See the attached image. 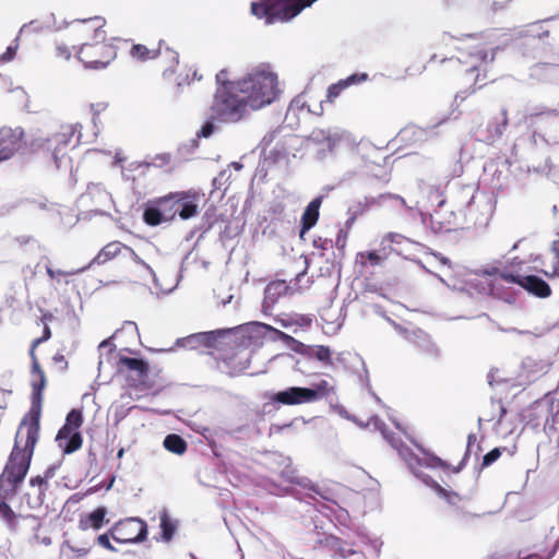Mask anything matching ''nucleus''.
<instances>
[{
  "label": "nucleus",
  "instance_id": "obj_11",
  "mask_svg": "<svg viewBox=\"0 0 559 559\" xmlns=\"http://www.w3.org/2000/svg\"><path fill=\"white\" fill-rule=\"evenodd\" d=\"M111 537L120 544H140L147 538V524L139 518H130L115 525Z\"/></svg>",
  "mask_w": 559,
  "mask_h": 559
},
{
  "label": "nucleus",
  "instance_id": "obj_15",
  "mask_svg": "<svg viewBox=\"0 0 559 559\" xmlns=\"http://www.w3.org/2000/svg\"><path fill=\"white\" fill-rule=\"evenodd\" d=\"M404 337L417 346L426 355L437 359L441 355L439 346L433 342L431 336L421 329L412 331L403 330Z\"/></svg>",
  "mask_w": 559,
  "mask_h": 559
},
{
  "label": "nucleus",
  "instance_id": "obj_2",
  "mask_svg": "<svg viewBox=\"0 0 559 559\" xmlns=\"http://www.w3.org/2000/svg\"><path fill=\"white\" fill-rule=\"evenodd\" d=\"M251 110H259L276 102L282 90L278 76L269 64H260L236 80Z\"/></svg>",
  "mask_w": 559,
  "mask_h": 559
},
{
  "label": "nucleus",
  "instance_id": "obj_38",
  "mask_svg": "<svg viewBox=\"0 0 559 559\" xmlns=\"http://www.w3.org/2000/svg\"><path fill=\"white\" fill-rule=\"evenodd\" d=\"M522 365H523V368L526 369L528 372L540 373V374L546 373L550 368V364L548 361H546V360L536 361L532 357L525 358L523 360Z\"/></svg>",
  "mask_w": 559,
  "mask_h": 559
},
{
  "label": "nucleus",
  "instance_id": "obj_12",
  "mask_svg": "<svg viewBox=\"0 0 559 559\" xmlns=\"http://www.w3.org/2000/svg\"><path fill=\"white\" fill-rule=\"evenodd\" d=\"M287 338V347L293 352L307 356L309 358H316L325 365H332L331 349L324 345H306L300 341L289 335Z\"/></svg>",
  "mask_w": 559,
  "mask_h": 559
},
{
  "label": "nucleus",
  "instance_id": "obj_44",
  "mask_svg": "<svg viewBox=\"0 0 559 559\" xmlns=\"http://www.w3.org/2000/svg\"><path fill=\"white\" fill-rule=\"evenodd\" d=\"M368 80V74L365 72L361 73H353L346 79H342V82L344 83L345 87H349L355 84H359L362 82H366Z\"/></svg>",
  "mask_w": 559,
  "mask_h": 559
},
{
  "label": "nucleus",
  "instance_id": "obj_31",
  "mask_svg": "<svg viewBox=\"0 0 559 559\" xmlns=\"http://www.w3.org/2000/svg\"><path fill=\"white\" fill-rule=\"evenodd\" d=\"M163 445L167 451L177 455L183 454L188 448L186 440L177 433L167 435L164 438Z\"/></svg>",
  "mask_w": 559,
  "mask_h": 559
},
{
  "label": "nucleus",
  "instance_id": "obj_63",
  "mask_svg": "<svg viewBox=\"0 0 559 559\" xmlns=\"http://www.w3.org/2000/svg\"><path fill=\"white\" fill-rule=\"evenodd\" d=\"M367 260L372 264V265H378L380 263V255L374 252V251H369L367 253Z\"/></svg>",
  "mask_w": 559,
  "mask_h": 559
},
{
  "label": "nucleus",
  "instance_id": "obj_62",
  "mask_svg": "<svg viewBox=\"0 0 559 559\" xmlns=\"http://www.w3.org/2000/svg\"><path fill=\"white\" fill-rule=\"evenodd\" d=\"M107 66H108V61L104 62L100 60H93L85 64L86 68H91V69H95V70L105 69Z\"/></svg>",
  "mask_w": 559,
  "mask_h": 559
},
{
  "label": "nucleus",
  "instance_id": "obj_37",
  "mask_svg": "<svg viewBox=\"0 0 559 559\" xmlns=\"http://www.w3.org/2000/svg\"><path fill=\"white\" fill-rule=\"evenodd\" d=\"M83 23H94L93 26V40L95 44L103 43L106 38V32L103 29L105 20L102 16L91 17L88 20H82Z\"/></svg>",
  "mask_w": 559,
  "mask_h": 559
},
{
  "label": "nucleus",
  "instance_id": "obj_55",
  "mask_svg": "<svg viewBox=\"0 0 559 559\" xmlns=\"http://www.w3.org/2000/svg\"><path fill=\"white\" fill-rule=\"evenodd\" d=\"M559 548V540H557L554 545V547L546 554V556L542 557V556H538L537 554H532L523 559H533V558H538V559H551L557 550Z\"/></svg>",
  "mask_w": 559,
  "mask_h": 559
},
{
  "label": "nucleus",
  "instance_id": "obj_8",
  "mask_svg": "<svg viewBox=\"0 0 559 559\" xmlns=\"http://www.w3.org/2000/svg\"><path fill=\"white\" fill-rule=\"evenodd\" d=\"M273 461L277 465L275 469L278 472L280 476L289 485H297L302 489L308 490L305 496L301 498L296 496L300 500H305L307 503H312L316 501V496L319 495V490L307 477H299L296 475V469L292 466V460L288 456H284L283 454L275 453L273 454ZM292 493L298 495L297 490L292 488Z\"/></svg>",
  "mask_w": 559,
  "mask_h": 559
},
{
  "label": "nucleus",
  "instance_id": "obj_7",
  "mask_svg": "<svg viewBox=\"0 0 559 559\" xmlns=\"http://www.w3.org/2000/svg\"><path fill=\"white\" fill-rule=\"evenodd\" d=\"M477 274L483 276H499L504 282L516 284L527 293L539 298H546L551 294V288L548 283L537 275L523 276L512 271H501L497 265H484L477 271Z\"/></svg>",
  "mask_w": 559,
  "mask_h": 559
},
{
  "label": "nucleus",
  "instance_id": "obj_57",
  "mask_svg": "<svg viewBox=\"0 0 559 559\" xmlns=\"http://www.w3.org/2000/svg\"><path fill=\"white\" fill-rule=\"evenodd\" d=\"M362 368H364V372H365V376L364 378H361V382L365 384V386L368 389V391L370 392V394L374 397V400L378 402V403H381V400L379 396H377L376 393H373L371 391V386H370V381H369V377H368V371H367V368L365 366V362L362 361Z\"/></svg>",
  "mask_w": 559,
  "mask_h": 559
},
{
  "label": "nucleus",
  "instance_id": "obj_3",
  "mask_svg": "<svg viewBox=\"0 0 559 559\" xmlns=\"http://www.w3.org/2000/svg\"><path fill=\"white\" fill-rule=\"evenodd\" d=\"M213 118L225 123H237L250 116V106L239 93L236 83L217 87L211 106Z\"/></svg>",
  "mask_w": 559,
  "mask_h": 559
},
{
  "label": "nucleus",
  "instance_id": "obj_43",
  "mask_svg": "<svg viewBox=\"0 0 559 559\" xmlns=\"http://www.w3.org/2000/svg\"><path fill=\"white\" fill-rule=\"evenodd\" d=\"M346 87L342 80L337 81L336 83L331 84L326 90V98L325 103H333L343 91H345Z\"/></svg>",
  "mask_w": 559,
  "mask_h": 559
},
{
  "label": "nucleus",
  "instance_id": "obj_22",
  "mask_svg": "<svg viewBox=\"0 0 559 559\" xmlns=\"http://www.w3.org/2000/svg\"><path fill=\"white\" fill-rule=\"evenodd\" d=\"M501 47L497 46L492 49L490 58L488 57V52L480 47H475L473 50L468 52V58L471 62V67L467 70V73H474L475 71H478L479 67L485 63H492L495 61V56L498 50H500Z\"/></svg>",
  "mask_w": 559,
  "mask_h": 559
},
{
  "label": "nucleus",
  "instance_id": "obj_9",
  "mask_svg": "<svg viewBox=\"0 0 559 559\" xmlns=\"http://www.w3.org/2000/svg\"><path fill=\"white\" fill-rule=\"evenodd\" d=\"M83 421V415L80 409H71L67 417L64 425L59 429L56 441L63 453L71 454L79 450L82 445L83 439L78 431Z\"/></svg>",
  "mask_w": 559,
  "mask_h": 559
},
{
  "label": "nucleus",
  "instance_id": "obj_50",
  "mask_svg": "<svg viewBox=\"0 0 559 559\" xmlns=\"http://www.w3.org/2000/svg\"><path fill=\"white\" fill-rule=\"evenodd\" d=\"M500 455H501V451L499 448L492 449L491 451H489L488 453H486L484 455L481 465L484 467L491 465L493 462H496L500 457Z\"/></svg>",
  "mask_w": 559,
  "mask_h": 559
},
{
  "label": "nucleus",
  "instance_id": "obj_28",
  "mask_svg": "<svg viewBox=\"0 0 559 559\" xmlns=\"http://www.w3.org/2000/svg\"><path fill=\"white\" fill-rule=\"evenodd\" d=\"M159 520H160L159 526H160V531H162L160 537L164 542L168 543L173 539V537L178 528V521L173 520L169 516L168 511L166 509H163L159 512Z\"/></svg>",
  "mask_w": 559,
  "mask_h": 559
},
{
  "label": "nucleus",
  "instance_id": "obj_17",
  "mask_svg": "<svg viewBox=\"0 0 559 559\" xmlns=\"http://www.w3.org/2000/svg\"><path fill=\"white\" fill-rule=\"evenodd\" d=\"M175 195L177 202L176 209H178L177 215H179L181 219L186 221L198 214V193L177 192Z\"/></svg>",
  "mask_w": 559,
  "mask_h": 559
},
{
  "label": "nucleus",
  "instance_id": "obj_24",
  "mask_svg": "<svg viewBox=\"0 0 559 559\" xmlns=\"http://www.w3.org/2000/svg\"><path fill=\"white\" fill-rule=\"evenodd\" d=\"M107 514V510L105 507H98L91 513H88L85 518H82L79 522V528L82 531H86L90 527L94 530H99L103 524L105 516Z\"/></svg>",
  "mask_w": 559,
  "mask_h": 559
},
{
  "label": "nucleus",
  "instance_id": "obj_36",
  "mask_svg": "<svg viewBox=\"0 0 559 559\" xmlns=\"http://www.w3.org/2000/svg\"><path fill=\"white\" fill-rule=\"evenodd\" d=\"M159 53V50H150L146 46L135 44L131 47L130 55L132 58L139 61H146L148 59H155Z\"/></svg>",
  "mask_w": 559,
  "mask_h": 559
},
{
  "label": "nucleus",
  "instance_id": "obj_16",
  "mask_svg": "<svg viewBox=\"0 0 559 559\" xmlns=\"http://www.w3.org/2000/svg\"><path fill=\"white\" fill-rule=\"evenodd\" d=\"M223 330L210 331V332H200L188 335L186 337L177 338L175 345L178 347H183L188 349H198L200 347H213L218 336L223 335Z\"/></svg>",
  "mask_w": 559,
  "mask_h": 559
},
{
  "label": "nucleus",
  "instance_id": "obj_54",
  "mask_svg": "<svg viewBox=\"0 0 559 559\" xmlns=\"http://www.w3.org/2000/svg\"><path fill=\"white\" fill-rule=\"evenodd\" d=\"M215 81H216L217 87H224L228 83H236V80L234 81V80L228 79V73L226 70H221L215 75Z\"/></svg>",
  "mask_w": 559,
  "mask_h": 559
},
{
  "label": "nucleus",
  "instance_id": "obj_59",
  "mask_svg": "<svg viewBox=\"0 0 559 559\" xmlns=\"http://www.w3.org/2000/svg\"><path fill=\"white\" fill-rule=\"evenodd\" d=\"M199 146V142L197 139H192L188 144H183L179 147V152L185 154V152L189 153L194 151Z\"/></svg>",
  "mask_w": 559,
  "mask_h": 559
},
{
  "label": "nucleus",
  "instance_id": "obj_19",
  "mask_svg": "<svg viewBox=\"0 0 559 559\" xmlns=\"http://www.w3.org/2000/svg\"><path fill=\"white\" fill-rule=\"evenodd\" d=\"M323 103L324 102L321 100L317 108L311 109L307 102L306 93L304 92L292 99L286 112V119L290 117L298 118L302 112L320 116L323 112Z\"/></svg>",
  "mask_w": 559,
  "mask_h": 559
},
{
  "label": "nucleus",
  "instance_id": "obj_47",
  "mask_svg": "<svg viewBox=\"0 0 559 559\" xmlns=\"http://www.w3.org/2000/svg\"><path fill=\"white\" fill-rule=\"evenodd\" d=\"M417 462H418L419 466L425 465L427 467H433V468L443 465L442 460L436 455H427L424 459H418Z\"/></svg>",
  "mask_w": 559,
  "mask_h": 559
},
{
  "label": "nucleus",
  "instance_id": "obj_48",
  "mask_svg": "<svg viewBox=\"0 0 559 559\" xmlns=\"http://www.w3.org/2000/svg\"><path fill=\"white\" fill-rule=\"evenodd\" d=\"M216 129V126L214 121L207 120L205 121L201 129L198 131L197 136L198 138H210Z\"/></svg>",
  "mask_w": 559,
  "mask_h": 559
},
{
  "label": "nucleus",
  "instance_id": "obj_49",
  "mask_svg": "<svg viewBox=\"0 0 559 559\" xmlns=\"http://www.w3.org/2000/svg\"><path fill=\"white\" fill-rule=\"evenodd\" d=\"M280 157H284V154L281 151L276 148L271 150L269 155H264V160L262 165H260L262 170L264 169L265 165L271 166L272 164H275Z\"/></svg>",
  "mask_w": 559,
  "mask_h": 559
},
{
  "label": "nucleus",
  "instance_id": "obj_35",
  "mask_svg": "<svg viewBox=\"0 0 559 559\" xmlns=\"http://www.w3.org/2000/svg\"><path fill=\"white\" fill-rule=\"evenodd\" d=\"M508 126V114L507 109H502L500 117L496 118L488 124V131L491 138H500L504 133Z\"/></svg>",
  "mask_w": 559,
  "mask_h": 559
},
{
  "label": "nucleus",
  "instance_id": "obj_40",
  "mask_svg": "<svg viewBox=\"0 0 559 559\" xmlns=\"http://www.w3.org/2000/svg\"><path fill=\"white\" fill-rule=\"evenodd\" d=\"M444 120L439 121L436 124L428 126L427 128H418V127H412L404 130V133H412L417 139L428 138L430 135H436V129L438 126H440Z\"/></svg>",
  "mask_w": 559,
  "mask_h": 559
},
{
  "label": "nucleus",
  "instance_id": "obj_52",
  "mask_svg": "<svg viewBox=\"0 0 559 559\" xmlns=\"http://www.w3.org/2000/svg\"><path fill=\"white\" fill-rule=\"evenodd\" d=\"M29 485H31L32 487H35V486H37V487H38V496H39V497H40V496L44 493V491L47 489V480L45 479V477H44V476H40V475H38V476H36V477H32V478L29 479Z\"/></svg>",
  "mask_w": 559,
  "mask_h": 559
},
{
  "label": "nucleus",
  "instance_id": "obj_58",
  "mask_svg": "<svg viewBox=\"0 0 559 559\" xmlns=\"http://www.w3.org/2000/svg\"><path fill=\"white\" fill-rule=\"evenodd\" d=\"M97 543L108 549V550H111V551H116V548L111 545L110 540H109V536L108 534H100L98 537H97Z\"/></svg>",
  "mask_w": 559,
  "mask_h": 559
},
{
  "label": "nucleus",
  "instance_id": "obj_32",
  "mask_svg": "<svg viewBox=\"0 0 559 559\" xmlns=\"http://www.w3.org/2000/svg\"><path fill=\"white\" fill-rule=\"evenodd\" d=\"M487 265H497L501 271L508 270L520 274L524 265V260L519 257L507 258V255H502L501 259L493 260Z\"/></svg>",
  "mask_w": 559,
  "mask_h": 559
},
{
  "label": "nucleus",
  "instance_id": "obj_4",
  "mask_svg": "<svg viewBox=\"0 0 559 559\" xmlns=\"http://www.w3.org/2000/svg\"><path fill=\"white\" fill-rule=\"evenodd\" d=\"M454 200L457 203V210L464 214L466 224L475 227H485L488 225L493 207L491 200L485 193H477L472 185L461 187Z\"/></svg>",
  "mask_w": 559,
  "mask_h": 559
},
{
  "label": "nucleus",
  "instance_id": "obj_46",
  "mask_svg": "<svg viewBox=\"0 0 559 559\" xmlns=\"http://www.w3.org/2000/svg\"><path fill=\"white\" fill-rule=\"evenodd\" d=\"M229 364L235 366L237 372H243L249 368L250 365V356H246L243 360L240 357L235 356L229 358Z\"/></svg>",
  "mask_w": 559,
  "mask_h": 559
},
{
  "label": "nucleus",
  "instance_id": "obj_64",
  "mask_svg": "<svg viewBox=\"0 0 559 559\" xmlns=\"http://www.w3.org/2000/svg\"><path fill=\"white\" fill-rule=\"evenodd\" d=\"M551 251L554 253V262L559 264V240H555L551 245Z\"/></svg>",
  "mask_w": 559,
  "mask_h": 559
},
{
  "label": "nucleus",
  "instance_id": "obj_23",
  "mask_svg": "<svg viewBox=\"0 0 559 559\" xmlns=\"http://www.w3.org/2000/svg\"><path fill=\"white\" fill-rule=\"evenodd\" d=\"M371 423L376 429L381 431L382 437L388 441V443L404 456V451H408V449L403 445L402 440L396 437L394 432L389 431L385 424L379 417L374 416L371 419Z\"/></svg>",
  "mask_w": 559,
  "mask_h": 559
},
{
  "label": "nucleus",
  "instance_id": "obj_1",
  "mask_svg": "<svg viewBox=\"0 0 559 559\" xmlns=\"http://www.w3.org/2000/svg\"><path fill=\"white\" fill-rule=\"evenodd\" d=\"M32 361V406L28 412L29 423L24 419L16 431L15 442L9 460L0 475V498L13 497L23 483L31 465L35 444L39 435V418L41 412L43 390L46 377L40 368L34 350L31 352Z\"/></svg>",
  "mask_w": 559,
  "mask_h": 559
},
{
  "label": "nucleus",
  "instance_id": "obj_42",
  "mask_svg": "<svg viewBox=\"0 0 559 559\" xmlns=\"http://www.w3.org/2000/svg\"><path fill=\"white\" fill-rule=\"evenodd\" d=\"M371 206L372 205H367L366 201L364 204L361 202H358L356 205L350 206L348 209L349 217L347 218V221L345 223L346 228L349 229L352 227V225L354 224L355 219L357 218V216L360 215L364 211L370 209Z\"/></svg>",
  "mask_w": 559,
  "mask_h": 559
},
{
  "label": "nucleus",
  "instance_id": "obj_25",
  "mask_svg": "<svg viewBox=\"0 0 559 559\" xmlns=\"http://www.w3.org/2000/svg\"><path fill=\"white\" fill-rule=\"evenodd\" d=\"M143 221L150 226H157L168 222V219H164V212L159 206L157 200L150 201L145 205L143 212Z\"/></svg>",
  "mask_w": 559,
  "mask_h": 559
},
{
  "label": "nucleus",
  "instance_id": "obj_27",
  "mask_svg": "<svg viewBox=\"0 0 559 559\" xmlns=\"http://www.w3.org/2000/svg\"><path fill=\"white\" fill-rule=\"evenodd\" d=\"M559 115V109H549V108H534L527 115H525V122L534 128L539 123L549 120Z\"/></svg>",
  "mask_w": 559,
  "mask_h": 559
},
{
  "label": "nucleus",
  "instance_id": "obj_13",
  "mask_svg": "<svg viewBox=\"0 0 559 559\" xmlns=\"http://www.w3.org/2000/svg\"><path fill=\"white\" fill-rule=\"evenodd\" d=\"M74 132L71 128H67L61 132L55 133L52 136L44 140L41 146L51 152L55 165L60 167V160L64 156V148L70 144Z\"/></svg>",
  "mask_w": 559,
  "mask_h": 559
},
{
  "label": "nucleus",
  "instance_id": "obj_30",
  "mask_svg": "<svg viewBox=\"0 0 559 559\" xmlns=\"http://www.w3.org/2000/svg\"><path fill=\"white\" fill-rule=\"evenodd\" d=\"M285 282H272L264 289L263 309L271 307L286 290Z\"/></svg>",
  "mask_w": 559,
  "mask_h": 559
},
{
  "label": "nucleus",
  "instance_id": "obj_51",
  "mask_svg": "<svg viewBox=\"0 0 559 559\" xmlns=\"http://www.w3.org/2000/svg\"><path fill=\"white\" fill-rule=\"evenodd\" d=\"M406 241V237H404L401 234L397 233H389L385 235L381 241L382 246H385L386 243H395L401 245L402 242Z\"/></svg>",
  "mask_w": 559,
  "mask_h": 559
},
{
  "label": "nucleus",
  "instance_id": "obj_33",
  "mask_svg": "<svg viewBox=\"0 0 559 559\" xmlns=\"http://www.w3.org/2000/svg\"><path fill=\"white\" fill-rule=\"evenodd\" d=\"M332 545L337 547L334 559H362L360 552L353 549L348 544L342 543L337 538H333Z\"/></svg>",
  "mask_w": 559,
  "mask_h": 559
},
{
  "label": "nucleus",
  "instance_id": "obj_26",
  "mask_svg": "<svg viewBox=\"0 0 559 559\" xmlns=\"http://www.w3.org/2000/svg\"><path fill=\"white\" fill-rule=\"evenodd\" d=\"M124 247L126 246L120 241H111L107 243L87 266L90 267L92 264L100 265L106 263L107 261L114 259L121 251V249H124Z\"/></svg>",
  "mask_w": 559,
  "mask_h": 559
},
{
  "label": "nucleus",
  "instance_id": "obj_21",
  "mask_svg": "<svg viewBox=\"0 0 559 559\" xmlns=\"http://www.w3.org/2000/svg\"><path fill=\"white\" fill-rule=\"evenodd\" d=\"M413 472L417 478H419L426 486L433 489L439 497L444 498L450 504H455L456 500H460V497L456 492L448 491L425 472L420 469H413Z\"/></svg>",
  "mask_w": 559,
  "mask_h": 559
},
{
  "label": "nucleus",
  "instance_id": "obj_5",
  "mask_svg": "<svg viewBox=\"0 0 559 559\" xmlns=\"http://www.w3.org/2000/svg\"><path fill=\"white\" fill-rule=\"evenodd\" d=\"M335 394V385L326 380H320L319 382L312 383L310 386L286 388L273 393L270 400L273 404L293 406L330 399V403L332 404L333 399H331V395Z\"/></svg>",
  "mask_w": 559,
  "mask_h": 559
},
{
  "label": "nucleus",
  "instance_id": "obj_41",
  "mask_svg": "<svg viewBox=\"0 0 559 559\" xmlns=\"http://www.w3.org/2000/svg\"><path fill=\"white\" fill-rule=\"evenodd\" d=\"M124 249H126L127 251H129V253H130V255H131L132 260H133L136 264H139V265L143 266V267H144V269L150 273V275L153 277V282H154L155 287H156V288H160L159 281H158V278H157V276H156V274H155L154 270L151 267V265H148V264H147L143 259H141V258L135 253V251H134L132 248H130V247L126 246V247H124Z\"/></svg>",
  "mask_w": 559,
  "mask_h": 559
},
{
  "label": "nucleus",
  "instance_id": "obj_29",
  "mask_svg": "<svg viewBox=\"0 0 559 559\" xmlns=\"http://www.w3.org/2000/svg\"><path fill=\"white\" fill-rule=\"evenodd\" d=\"M119 364L128 370L135 371L139 378H144L148 373V364L142 358L120 356Z\"/></svg>",
  "mask_w": 559,
  "mask_h": 559
},
{
  "label": "nucleus",
  "instance_id": "obj_61",
  "mask_svg": "<svg viewBox=\"0 0 559 559\" xmlns=\"http://www.w3.org/2000/svg\"><path fill=\"white\" fill-rule=\"evenodd\" d=\"M57 56L62 57L66 60H69L71 58V51L66 45H58L57 46Z\"/></svg>",
  "mask_w": 559,
  "mask_h": 559
},
{
  "label": "nucleus",
  "instance_id": "obj_34",
  "mask_svg": "<svg viewBox=\"0 0 559 559\" xmlns=\"http://www.w3.org/2000/svg\"><path fill=\"white\" fill-rule=\"evenodd\" d=\"M157 202L164 212V219L170 222L176 217L178 209H176L177 202L175 193L159 198Z\"/></svg>",
  "mask_w": 559,
  "mask_h": 559
},
{
  "label": "nucleus",
  "instance_id": "obj_20",
  "mask_svg": "<svg viewBox=\"0 0 559 559\" xmlns=\"http://www.w3.org/2000/svg\"><path fill=\"white\" fill-rule=\"evenodd\" d=\"M367 205H390L393 210L401 211L403 209L412 211L414 205L409 204L403 197L393 193H383L378 198H366Z\"/></svg>",
  "mask_w": 559,
  "mask_h": 559
},
{
  "label": "nucleus",
  "instance_id": "obj_56",
  "mask_svg": "<svg viewBox=\"0 0 559 559\" xmlns=\"http://www.w3.org/2000/svg\"><path fill=\"white\" fill-rule=\"evenodd\" d=\"M87 269H88V266H83L81 269L70 270V271L56 270V280L58 282H60V280H59L60 276L75 275V274H79V273H82V272L86 271Z\"/></svg>",
  "mask_w": 559,
  "mask_h": 559
},
{
  "label": "nucleus",
  "instance_id": "obj_6",
  "mask_svg": "<svg viewBox=\"0 0 559 559\" xmlns=\"http://www.w3.org/2000/svg\"><path fill=\"white\" fill-rule=\"evenodd\" d=\"M223 334L231 333L238 341L239 346L243 347H259L263 344L264 340L283 341L287 346L288 334L262 322L252 321L233 329L223 330Z\"/></svg>",
  "mask_w": 559,
  "mask_h": 559
},
{
  "label": "nucleus",
  "instance_id": "obj_53",
  "mask_svg": "<svg viewBox=\"0 0 559 559\" xmlns=\"http://www.w3.org/2000/svg\"><path fill=\"white\" fill-rule=\"evenodd\" d=\"M107 349L108 353H111L115 349V345L111 342V338H106L98 345V350L100 352V357L98 361V369L103 366V352Z\"/></svg>",
  "mask_w": 559,
  "mask_h": 559
},
{
  "label": "nucleus",
  "instance_id": "obj_60",
  "mask_svg": "<svg viewBox=\"0 0 559 559\" xmlns=\"http://www.w3.org/2000/svg\"><path fill=\"white\" fill-rule=\"evenodd\" d=\"M107 107H108V104L104 103V102L97 103V104H92L91 109L93 111V120H95L96 116H98L100 112L106 110Z\"/></svg>",
  "mask_w": 559,
  "mask_h": 559
},
{
  "label": "nucleus",
  "instance_id": "obj_10",
  "mask_svg": "<svg viewBox=\"0 0 559 559\" xmlns=\"http://www.w3.org/2000/svg\"><path fill=\"white\" fill-rule=\"evenodd\" d=\"M554 19H546L540 23L531 24L527 29L516 31L514 37L512 38V44L519 48L523 49V56H531L536 58L537 55L535 50L540 45L545 37L549 36L548 29H543L542 23L552 22Z\"/></svg>",
  "mask_w": 559,
  "mask_h": 559
},
{
  "label": "nucleus",
  "instance_id": "obj_39",
  "mask_svg": "<svg viewBox=\"0 0 559 559\" xmlns=\"http://www.w3.org/2000/svg\"><path fill=\"white\" fill-rule=\"evenodd\" d=\"M0 516L7 523L9 530H16V519L19 515L15 514V512L5 501L0 502Z\"/></svg>",
  "mask_w": 559,
  "mask_h": 559
},
{
  "label": "nucleus",
  "instance_id": "obj_45",
  "mask_svg": "<svg viewBox=\"0 0 559 559\" xmlns=\"http://www.w3.org/2000/svg\"><path fill=\"white\" fill-rule=\"evenodd\" d=\"M19 48V36L14 39L13 44L7 47V50L0 55V61L9 62L12 61L16 56V50Z\"/></svg>",
  "mask_w": 559,
  "mask_h": 559
},
{
  "label": "nucleus",
  "instance_id": "obj_18",
  "mask_svg": "<svg viewBox=\"0 0 559 559\" xmlns=\"http://www.w3.org/2000/svg\"><path fill=\"white\" fill-rule=\"evenodd\" d=\"M324 194L316 197L305 209L300 219V237H304L318 222Z\"/></svg>",
  "mask_w": 559,
  "mask_h": 559
},
{
  "label": "nucleus",
  "instance_id": "obj_14",
  "mask_svg": "<svg viewBox=\"0 0 559 559\" xmlns=\"http://www.w3.org/2000/svg\"><path fill=\"white\" fill-rule=\"evenodd\" d=\"M23 134L21 128L0 129V162L9 159L21 147Z\"/></svg>",
  "mask_w": 559,
  "mask_h": 559
}]
</instances>
